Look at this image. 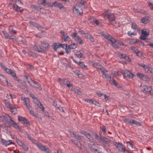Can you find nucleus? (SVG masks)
Here are the masks:
<instances>
[{
  "mask_svg": "<svg viewBox=\"0 0 153 153\" xmlns=\"http://www.w3.org/2000/svg\"><path fill=\"white\" fill-rule=\"evenodd\" d=\"M40 45H34L33 47L34 49L39 52L45 53L49 48V45L48 43L42 41H40Z\"/></svg>",
  "mask_w": 153,
  "mask_h": 153,
  "instance_id": "obj_1",
  "label": "nucleus"
},
{
  "mask_svg": "<svg viewBox=\"0 0 153 153\" xmlns=\"http://www.w3.org/2000/svg\"><path fill=\"white\" fill-rule=\"evenodd\" d=\"M100 34L102 35L105 38L110 41L111 43V45L114 48H119V47L118 45L115 44L116 40L113 37L109 35L108 33L105 32H101Z\"/></svg>",
  "mask_w": 153,
  "mask_h": 153,
  "instance_id": "obj_2",
  "label": "nucleus"
},
{
  "mask_svg": "<svg viewBox=\"0 0 153 153\" xmlns=\"http://www.w3.org/2000/svg\"><path fill=\"white\" fill-rule=\"evenodd\" d=\"M3 120V121L5 122H8L9 120V123L10 122H12V124L14 126V127L15 128H19V126L16 122L13 121L11 117L7 114L3 116L2 117Z\"/></svg>",
  "mask_w": 153,
  "mask_h": 153,
  "instance_id": "obj_3",
  "label": "nucleus"
},
{
  "mask_svg": "<svg viewBox=\"0 0 153 153\" xmlns=\"http://www.w3.org/2000/svg\"><path fill=\"white\" fill-rule=\"evenodd\" d=\"M59 82L60 84L62 85L66 86L71 89H73V86L72 85L70 84V82L66 79H61L59 78L58 79Z\"/></svg>",
  "mask_w": 153,
  "mask_h": 153,
  "instance_id": "obj_4",
  "label": "nucleus"
},
{
  "mask_svg": "<svg viewBox=\"0 0 153 153\" xmlns=\"http://www.w3.org/2000/svg\"><path fill=\"white\" fill-rule=\"evenodd\" d=\"M73 11L74 13L78 16L82 15L83 14L82 9L79 5L75 7H73Z\"/></svg>",
  "mask_w": 153,
  "mask_h": 153,
  "instance_id": "obj_5",
  "label": "nucleus"
},
{
  "mask_svg": "<svg viewBox=\"0 0 153 153\" xmlns=\"http://www.w3.org/2000/svg\"><path fill=\"white\" fill-rule=\"evenodd\" d=\"M0 65L1 68L4 71L6 72L8 74H10L13 77L14 76V75H15L16 74L14 71L6 68L1 62L0 63Z\"/></svg>",
  "mask_w": 153,
  "mask_h": 153,
  "instance_id": "obj_6",
  "label": "nucleus"
},
{
  "mask_svg": "<svg viewBox=\"0 0 153 153\" xmlns=\"http://www.w3.org/2000/svg\"><path fill=\"white\" fill-rule=\"evenodd\" d=\"M112 143L115 146L119 151L123 152L126 151L125 147L121 143L119 142L117 143L116 142H113Z\"/></svg>",
  "mask_w": 153,
  "mask_h": 153,
  "instance_id": "obj_7",
  "label": "nucleus"
},
{
  "mask_svg": "<svg viewBox=\"0 0 153 153\" xmlns=\"http://www.w3.org/2000/svg\"><path fill=\"white\" fill-rule=\"evenodd\" d=\"M18 120L20 122L22 123L24 125L26 126H28L30 125V123L27 119L26 118H23L22 117H20L19 116L18 117Z\"/></svg>",
  "mask_w": 153,
  "mask_h": 153,
  "instance_id": "obj_8",
  "label": "nucleus"
},
{
  "mask_svg": "<svg viewBox=\"0 0 153 153\" xmlns=\"http://www.w3.org/2000/svg\"><path fill=\"white\" fill-rule=\"evenodd\" d=\"M71 36L74 39L76 42H78L79 44H81L82 43V40L79 36H77V33H71Z\"/></svg>",
  "mask_w": 153,
  "mask_h": 153,
  "instance_id": "obj_9",
  "label": "nucleus"
},
{
  "mask_svg": "<svg viewBox=\"0 0 153 153\" xmlns=\"http://www.w3.org/2000/svg\"><path fill=\"white\" fill-rule=\"evenodd\" d=\"M80 132L87 137L91 143H93L94 142V138L89 133L83 131H80Z\"/></svg>",
  "mask_w": 153,
  "mask_h": 153,
  "instance_id": "obj_10",
  "label": "nucleus"
},
{
  "mask_svg": "<svg viewBox=\"0 0 153 153\" xmlns=\"http://www.w3.org/2000/svg\"><path fill=\"white\" fill-rule=\"evenodd\" d=\"M27 108L29 110L30 114L33 115V116L35 117L36 118H37L39 119H42L41 117L39 114H36L34 111L31 105Z\"/></svg>",
  "mask_w": 153,
  "mask_h": 153,
  "instance_id": "obj_11",
  "label": "nucleus"
},
{
  "mask_svg": "<svg viewBox=\"0 0 153 153\" xmlns=\"http://www.w3.org/2000/svg\"><path fill=\"white\" fill-rule=\"evenodd\" d=\"M99 142L100 143H103L104 144H108V146L110 145L109 144L110 143H113V142L111 141L110 140L107 138L103 137H101Z\"/></svg>",
  "mask_w": 153,
  "mask_h": 153,
  "instance_id": "obj_12",
  "label": "nucleus"
},
{
  "mask_svg": "<svg viewBox=\"0 0 153 153\" xmlns=\"http://www.w3.org/2000/svg\"><path fill=\"white\" fill-rule=\"evenodd\" d=\"M136 75L137 77L143 80L148 81L150 80L149 78L146 75L143 74V73L138 72Z\"/></svg>",
  "mask_w": 153,
  "mask_h": 153,
  "instance_id": "obj_13",
  "label": "nucleus"
},
{
  "mask_svg": "<svg viewBox=\"0 0 153 153\" xmlns=\"http://www.w3.org/2000/svg\"><path fill=\"white\" fill-rule=\"evenodd\" d=\"M122 72L124 78L127 77L132 78L133 77V74L128 71L125 70L123 71Z\"/></svg>",
  "mask_w": 153,
  "mask_h": 153,
  "instance_id": "obj_14",
  "label": "nucleus"
},
{
  "mask_svg": "<svg viewBox=\"0 0 153 153\" xmlns=\"http://www.w3.org/2000/svg\"><path fill=\"white\" fill-rule=\"evenodd\" d=\"M144 29H143L141 31V35L140 37V39L143 40H145L146 39V37L149 34V32L144 30Z\"/></svg>",
  "mask_w": 153,
  "mask_h": 153,
  "instance_id": "obj_15",
  "label": "nucleus"
},
{
  "mask_svg": "<svg viewBox=\"0 0 153 153\" xmlns=\"http://www.w3.org/2000/svg\"><path fill=\"white\" fill-rule=\"evenodd\" d=\"M60 33L62 34V39L65 42H69L70 41L71 39L66 33H65L62 30L61 31Z\"/></svg>",
  "mask_w": 153,
  "mask_h": 153,
  "instance_id": "obj_16",
  "label": "nucleus"
},
{
  "mask_svg": "<svg viewBox=\"0 0 153 153\" xmlns=\"http://www.w3.org/2000/svg\"><path fill=\"white\" fill-rule=\"evenodd\" d=\"M34 102L36 103V105L38 106L39 107V108L42 109V111H43L45 109V108L43 106V105L39 101V100L37 98H35V99L33 100Z\"/></svg>",
  "mask_w": 153,
  "mask_h": 153,
  "instance_id": "obj_17",
  "label": "nucleus"
},
{
  "mask_svg": "<svg viewBox=\"0 0 153 153\" xmlns=\"http://www.w3.org/2000/svg\"><path fill=\"white\" fill-rule=\"evenodd\" d=\"M142 91L144 93L148 94L149 93V91L151 90V88L150 86H148L147 85H143L142 86Z\"/></svg>",
  "mask_w": 153,
  "mask_h": 153,
  "instance_id": "obj_18",
  "label": "nucleus"
},
{
  "mask_svg": "<svg viewBox=\"0 0 153 153\" xmlns=\"http://www.w3.org/2000/svg\"><path fill=\"white\" fill-rule=\"evenodd\" d=\"M21 99L25 103V104L27 108L30 106V101L28 98L22 97Z\"/></svg>",
  "mask_w": 153,
  "mask_h": 153,
  "instance_id": "obj_19",
  "label": "nucleus"
},
{
  "mask_svg": "<svg viewBox=\"0 0 153 153\" xmlns=\"http://www.w3.org/2000/svg\"><path fill=\"white\" fill-rule=\"evenodd\" d=\"M105 18H107L108 21L111 22H114L115 18L114 16L112 14H106L105 16Z\"/></svg>",
  "mask_w": 153,
  "mask_h": 153,
  "instance_id": "obj_20",
  "label": "nucleus"
},
{
  "mask_svg": "<svg viewBox=\"0 0 153 153\" xmlns=\"http://www.w3.org/2000/svg\"><path fill=\"white\" fill-rule=\"evenodd\" d=\"M1 142L3 145L5 146H7L12 144H14V143L11 140H6L3 139H1Z\"/></svg>",
  "mask_w": 153,
  "mask_h": 153,
  "instance_id": "obj_21",
  "label": "nucleus"
},
{
  "mask_svg": "<svg viewBox=\"0 0 153 153\" xmlns=\"http://www.w3.org/2000/svg\"><path fill=\"white\" fill-rule=\"evenodd\" d=\"M41 4L44 6L46 7L48 6L49 7H53V5L48 1H47L46 0H43L41 2Z\"/></svg>",
  "mask_w": 153,
  "mask_h": 153,
  "instance_id": "obj_22",
  "label": "nucleus"
},
{
  "mask_svg": "<svg viewBox=\"0 0 153 153\" xmlns=\"http://www.w3.org/2000/svg\"><path fill=\"white\" fill-rule=\"evenodd\" d=\"M28 82L29 83L30 85L36 88L39 89V90H42V89L40 87V86L39 85H38L37 86H35V84H36L37 83L35 81H33L32 79H30V81H28Z\"/></svg>",
  "mask_w": 153,
  "mask_h": 153,
  "instance_id": "obj_23",
  "label": "nucleus"
},
{
  "mask_svg": "<svg viewBox=\"0 0 153 153\" xmlns=\"http://www.w3.org/2000/svg\"><path fill=\"white\" fill-rule=\"evenodd\" d=\"M84 51L82 50H79L76 52L75 53V55L78 58H81L83 57Z\"/></svg>",
  "mask_w": 153,
  "mask_h": 153,
  "instance_id": "obj_24",
  "label": "nucleus"
},
{
  "mask_svg": "<svg viewBox=\"0 0 153 153\" xmlns=\"http://www.w3.org/2000/svg\"><path fill=\"white\" fill-rule=\"evenodd\" d=\"M108 80L110 83L114 84L116 87H119V85L117 83L114 79H112L110 76H108Z\"/></svg>",
  "mask_w": 153,
  "mask_h": 153,
  "instance_id": "obj_25",
  "label": "nucleus"
},
{
  "mask_svg": "<svg viewBox=\"0 0 153 153\" xmlns=\"http://www.w3.org/2000/svg\"><path fill=\"white\" fill-rule=\"evenodd\" d=\"M88 146L89 149L92 151L93 152H95L97 151V147L95 145L91 144L90 143L88 144Z\"/></svg>",
  "mask_w": 153,
  "mask_h": 153,
  "instance_id": "obj_26",
  "label": "nucleus"
},
{
  "mask_svg": "<svg viewBox=\"0 0 153 153\" xmlns=\"http://www.w3.org/2000/svg\"><path fill=\"white\" fill-rule=\"evenodd\" d=\"M67 45L66 44H61L60 43V48H63L65 49L66 51V53H68L70 52L71 50L68 49Z\"/></svg>",
  "mask_w": 153,
  "mask_h": 153,
  "instance_id": "obj_27",
  "label": "nucleus"
},
{
  "mask_svg": "<svg viewBox=\"0 0 153 153\" xmlns=\"http://www.w3.org/2000/svg\"><path fill=\"white\" fill-rule=\"evenodd\" d=\"M12 7L14 10L16 11H19L21 12L23 10V9L21 10V7H19L16 4H13L12 5Z\"/></svg>",
  "mask_w": 153,
  "mask_h": 153,
  "instance_id": "obj_28",
  "label": "nucleus"
},
{
  "mask_svg": "<svg viewBox=\"0 0 153 153\" xmlns=\"http://www.w3.org/2000/svg\"><path fill=\"white\" fill-rule=\"evenodd\" d=\"M53 5L55 7L59 8L60 9L64 7V6L62 4L58 3L57 1L54 2Z\"/></svg>",
  "mask_w": 153,
  "mask_h": 153,
  "instance_id": "obj_29",
  "label": "nucleus"
},
{
  "mask_svg": "<svg viewBox=\"0 0 153 153\" xmlns=\"http://www.w3.org/2000/svg\"><path fill=\"white\" fill-rule=\"evenodd\" d=\"M101 71L102 72V76L103 77H104L105 78H107V79H108V76H107L106 75V73L107 72V70L104 68H103L101 70Z\"/></svg>",
  "mask_w": 153,
  "mask_h": 153,
  "instance_id": "obj_30",
  "label": "nucleus"
},
{
  "mask_svg": "<svg viewBox=\"0 0 153 153\" xmlns=\"http://www.w3.org/2000/svg\"><path fill=\"white\" fill-rule=\"evenodd\" d=\"M4 103L6 106L7 108H12V106L13 105H11L10 102L7 100H4Z\"/></svg>",
  "mask_w": 153,
  "mask_h": 153,
  "instance_id": "obj_31",
  "label": "nucleus"
},
{
  "mask_svg": "<svg viewBox=\"0 0 153 153\" xmlns=\"http://www.w3.org/2000/svg\"><path fill=\"white\" fill-rule=\"evenodd\" d=\"M36 145L38 147L39 149H40L42 151L44 152L47 147L44 146L42 144L40 143H37L36 144Z\"/></svg>",
  "mask_w": 153,
  "mask_h": 153,
  "instance_id": "obj_32",
  "label": "nucleus"
},
{
  "mask_svg": "<svg viewBox=\"0 0 153 153\" xmlns=\"http://www.w3.org/2000/svg\"><path fill=\"white\" fill-rule=\"evenodd\" d=\"M93 66L96 68L99 69L101 70L103 68L101 65L96 62L94 63L93 64Z\"/></svg>",
  "mask_w": 153,
  "mask_h": 153,
  "instance_id": "obj_33",
  "label": "nucleus"
},
{
  "mask_svg": "<svg viewBox=\"0 0 153 153\" xmlns=\"http://www.w3.org/2000/svg\"><path fill=\"white\" fill-rule=\"evenodd\" d=\"M77 44L75 43H72L68 46V49L70 50L71 49H74L77 47Z\"/></svg>",
  "mask_w": 153,
  "mask_h": 153,
  "instance_id": "obj_34",
  "label": "nucleus"
},
{
  "mask_svg": "<svg viewBox=\"0 0 153 153\" xmlns=\"http://www.w3.org/2000/svg\"><path fill=\"white\" fill-rule=\"evenodd\" d=\"M10 109L11 110L12 113L13 114H15L17 113V110L16 107L14 106L13 105L12 106V108H10Z\"/></svg>",
  "mask_w": 153,
  "mask_h": 153,
  "instance_id": "obj_35",
  "label": "nucleus"
},
{
  "mask_svg": "<svg viewBox=\"0 0 153 153\" xmlns=\"http://www.w3.org/2000/svg\"><path fill=\"white\" fill-rule=\"evenodd\" d=\"M53 49L56 51L57 49L60 48V43H54L53 44Z\"/></svg>",
  "mask_w": 153,
  "mask_h": 153,
  "instance_id": "obj_36",
  "label": "nucleus"
},
{
  "mask_svg": "<svg viewBox=\"0 0 153 153\" xmlns=\"http://www.w3.org/2000/svg\"><path fill=\"white\" fill-rule=\"evenodd\" d=\"M79 65L82 68L85 69H87V67L85 65L84 63L82 62H77V63H76Z\"/></svg>",
  "mask_w": 153,
  "mask_h": 153,
  "instance_id": "obj_37",
  "label": "nucleus"
},
{
  "mask_svg": "<svg viewBox=\"0 0 153 153\" xmlns=\"http://www.w3.org/2000/svg\"><path fill=\"white\" fill-rule=\"evenodd\" d=\"M29 23L30 25L34 26L36 27L39 28H41L42 27L39 25L38 24L36 23L35 22H29Z\"/></svg>",
  "mask_w": 153,
  "mask_h": 153,
  "instance_id": "obj_38",
  "label": "nucleus"
},
{
  "mask_svg": "<svg viewBox=\"0 0 153 153\" xmlns=\"http://www.w3.org/2000/svg\"><path fill=\"white\" fill-rule=\"evenodd\" d=\"M73 134L74 135V138L78 140H81L82 139V137L79 134L74 132L73 133Z\"/></svg>",
  "mask_w": 153,
  "mask_h": 153,
  "instance_id": "obj_39",
  "label": "nucleus"
},
{
  "mask_svg": "<svg viewBox=\"0 0 153 153\" xmlns=\"http://www.w3.org/2000/svg\"><path fill=\"white\" fill-rule=\"evenodd\" d=\"M149 21L148 17L143 18L141 19V22L142 23L146 24Z\"/></svg>",
  "mask_w": 153,
  "mask_h": 153,
  "instance_id": "obj_40",
  "label": "nucleus"
},
{
  "mask_svg": "<svg viewBox=\"0 0 153 153\" xmlns=\"http://www.w3.org/2000/svg\"><path fill=\"white\" fill-rule=\"evenodd\" d=\"M38 35L39 36H43L45 35V30H43L42 29H39Z\"/></svg>",
  "mask_w": 153,
  "mask_h": 153,
  "instance_id": "obj_41",
  "label": "nucleus"
},
{
  "mask_svg": "<svg viewBox=\"0 0 153 153\" xmlns=\"http://www.w3.org/2000/svg\"><path fill=\"white\" fill-rule=\"evenodd\" d=\"M31 8H33L38 11H40V10L42 9V7L40 6H38L34 4H32L31 5Z\"/></svg>",
  "mask_w": 153,
  "mask_h": 153,
  "instance_id": "obj_42",
  "label": "nucleus"
},
{
  "mask_svg": "<svg viewBox=\"0 0 153 153\" xmlns=\"http://www.w3.org/2000/svg\"><path fill=\"white\" fill-rule=\"evenodd\" d=\"M2 32L5 38L8 39V38L10 36L9 33H8L6 31L4 30Z\"/></svg>",
  "mask_w": 153,
  "mask_h": 153,
  "instance_id": "obj_43",
  "label": "nucleus"
},
{
  "mask_svg": "<svg viewBox=\"0 0 153 153\" xmlns=\"http://www.w3.org/2000/svg\"><path fill=\"white\" fill-rule=\"evenodd\" d=\"M0 81H4L6 82L7 84H8V81L7 78L3 75H2L1 79H0Z\"/></svg>",
  "mask_w": 153,
  "mask_h": 153,
  "instance_id": "obj_44",
  "label": "nucleus"
},
{
  "mask_svg": "<svg viewBox=\"0 0 153 153\" xmlns=\"http://www.w3.org/2000/svg\"><path fill=\"white\" fill-rule=\"evenodd\" d=\"M134 52L136 54L139 56H141L142 55V53L140 51H138V50L137 49H134Z\"/></svg>",
  "mask_w": 153,
  "mask_h": 153,
  "instance_id": "obj_45",
  "label": "nucleus"
},
{
  "mask_svg": "<svg viewBox=\"0 0 153 153\" xmlns=\"http://www.w3.org/2000/svg\"><path fill=\"white\" fill-rule=\"evenodd\" d=\"M132 120H130L127 118H126L124 120V121L125 123H129L131 125L132 124Z\"/></svg>",
  "mask_w": 153,
  "mask_h": 153,
  "instance_id": "obj_46",
  "label": "nucleus"
},
{
  "mask_svg": "<svg viewBox=\"0 0 153 153\" xmlns=\"http://www.w3.org/2000/svg\"><path fill=\"white\" fill-rule=\"evenodd\" d=\"M73 90L74 92L75 93L80 95L82 94L81 92L77 89L74 88V90Z\"/></svg>",
  "mask_w": 153,
  "mask_h": 153,
  "instance_id": "obj_47",
  "label": "nucleus"
},
{
  "mask_svg": "<svg viewBox=\"0 0 153 153\" xmlns=\"http://www.w3.org/2000/svg\"><path fill=\"white\" fill-rule=\"evenodd\" d=\"M9 33L10 35H13L16 34V31L13 29H9Z\"/></svg>",
  "mask_w": 153,
  "mask_h": 153,
  "instance_id": "obj_48",
  "label": "nucleus"
},
{
  "mask_svg": "<svg viewBox=\"0 0 153 153\" xmlns=\"http://www.w3.org/2000/svg\"><path fill=\"white\" fill-rule=\"evenodd\" d=\"M132 124H134L137 126H141V124L140 122H137L134 120H133L132 121Z\"/></svg>",
  "mask_w": 153,
  "mask_h": 153,
  "instance_id": "obj_49",
  "label": "nucleus"
},
{
  "mask_svg": "<svg viewBox=\"0 0 153 153\" xmlns=\"http://www.w3.org/2000/svg\"><path fill=\"white\" fill-rule=\"evenodd\" d=\"M95 138L99 142L100 140L101 137L99 136L97 133H95L94 135Z\"/></svg>",
  "mask_w": 153,
  "mask_h": 153,
  "instance_id": "obj_50",
  "label": "nucleus"
},
{
  "mask_svg": "<svg viewBox=\"0 0 153 153\" xmlns=\"http://www.w3.org/2000/svg\"><path fill=\"white\" fill-rule=\"evenodd\" d=\"M22 147L25 151H27L28 150V147L25 144H23Z\"/></svg>",
  "mask_w": 153,
  "mask_h": 153,
  "instance_id": "obj_51",
  "label": "nucleus"
},
{
  "mask_svg": "<svg viewBox=\"0 0 153 153\" xmlns=\"http://www.w3.org/2000/svg\"><path fill=\"white\" fill-rule=\"evenodd\" d=\"M137 34L136 32L131 33L130 31H128V36H130L131 37L134 36L136 35Z\"/></svg>",
  "mask_w": 153,
  "mask_h": 153,
  "instance_id": "obj_52",
  "label": "nucleus"
},
{
  "mask_svg": "<svg viewBox=\"0 0 153 153\" xmlns=\"http://www.w3.org/2000/svg\"><path fill=\"white\" fill-rule=\"evenodd\" d=\"M92 102H93V103H92V104L96 105L99 107L101 106L100 104L99 103V102H97V101L95 100H93Z\"/></svg>",
  "mask_w": 153,
  "mask_h": 153,
  "instance_id": "obj_53",
  "label": "nucleus"
},
{
  "mask_svg": "<svg viewBox=\"0 0 153 153\" xmlns=\"http://www.w3.org/2000/svg\"><path fill=\"white\" fill-rule=\"evenodd\" d=\"M131 27L133 29H137L138 28L137 25L134 23L132 24Z\"/></svg>",
  "mask_w": 153,
  "mask_h": 153,
  "instance_id": "obj_54",
  "label": "nucleus"
},
{
  "mask_svg": "<svg viewBox=\"0 0 153 153\" xmlns=\"http://www.w3.org/2000/svg\"><path fill=\"white\" fill-rule=\"evenodd\" d=\"M94 22L99 26H101L102 25L99 23V21L97 20H94Z\"/></svg>",
  "mask_w": 153,
  "mask_h": 153,
  "instance_id": "obj_55",
  "label": "nucleus"
},
{
  "mask_svg": "<svg viewBox=\"0 0 153 153\" xmlns=\"http://www.w3.org/2000/svg\"><path fill=\"white\" fill-rule=\"evenodd\" d=\"M151 68H150L148 65H146L144 70L148 72L149 71H150Z\"/></svg>",
  "mask_w": 153,
  "mask_h": 153,
  "instance_id": "obj_56",
  "label": "nucleus"
},
{
  "mask_svg": "<svg viewBox=\"0 0 153 153\" xmlns=\"http://www.w3.org/2000/svg\"><path fill=\"white\" fill-rule=\"evenodd\" d=\"M76 145L80 149H82V147L83 146V145H82V144L79 141L78 144H77Z\"/></svg>",
  "mask_w": 153,
  "mask_h": 153,
  "instance_id": "obj_57",
  "label": "nucleus"
},
{
  "mask_svg": "<svg viewBox=\"0 0 153 153\" xmlns=\"http://www.w3.org/2000/svg\"><path fill=\"white\" fill-rule=\"evenodd\" d=\"M45 153H52L51 151L49 149L48 147H47L45 150L44 151Z\"/></svg>",
  "mask_w": 153,
  "mask_h": 153,
  "instance_id": "obj_58",
  "label": "nucleus"
},
{
  "mask_svg": "<svg viewBox=\"0 0 153 153\" xmlns=\"http://www.w3.org/2000/svg\"><path fill=\"white\" fill-rule=\"evenodd\" d=\"M27 68H28L31 70L34 69L33 66L30 65H27Z\"/></svg>",
  "mask_w": 153,
  "mask_h": 153,
  "instance_id": "obj_59",
  "label": "nucleus"
},
{
  "mask_svg": "<svg viewBox=\"0 0 153 153\" xmlns=\"http://www.w3.org/2000/svg\"><path fill=\"white\" fill-rule=\"evenodd\" d=\"M93 100H92L88 99L84 100L85 101H86L87 102H89L90 103H91V104L93 103V102H92Z\"/></svg>",
  "mask_w": 153,
  "mask_h": 153,
  "instance_id": "obj_60",
  "label": "nucleus"
},
{
  "mask_svg": "<svg viewBox=\"0 0 153 153\" xmlns=\"http://www.w3.org/2000/svg\"><path fill=\"white\" fill-rule=\"evenodd\" d=\"M102 131L104 132V133H105L106 131V128L105 126H103L101 128Z\"/></svg>",
  "mask_w": 153,
  "mask_h": 153,
  "instance_id": "obj_61",
  "label": "nucleus"
},
{
  "mask_svg": "<svg viewBox=\"0 0 153 153\" xmlns=\"http://www.w3.org/2000/svg\"><path fill=\"white\" fill-rule=\"evenodd\" d=\"M17 142L19 144L20 146H22L23 144H24L23 143H22L20 140L18 139V140H17Z\"/></svg>",
  "mask_w": 153,
  "mask_h": 153,
  "instance_id": "obj_62",
  "label": "nucleus"
},
{
  "mask_svg": "<svg viewBox=\"0 0 153 153\" xmlns=\"http://www.w3.org/2000/svg\"><path fill=\"white\" fill-rule=\"evenodd\" d=\"M6 98L8 99H12L11 94H7Z\"/></svg>",
  "mask_w": 153,
  "mask_h": 153,
  "instance_id": "obj_63",
  "label": "nucleus"
},
{
  "mask_svg": "<svg viewBox=\"0 0 153 153\" xmlns=\"http://www.w3.org/2000/svg\"><path fill=\"white\" fill-rule=\"evenodd\" d=\"M87 39H89L92 42H94V41L93 37L91 35H90V36L88 37Z\"/></svg>",
  "mask_w": 153,
  "mask_h": 153,
  "instance_id": "obj_64",
  "label": "nucleus"
}]
</instances>
